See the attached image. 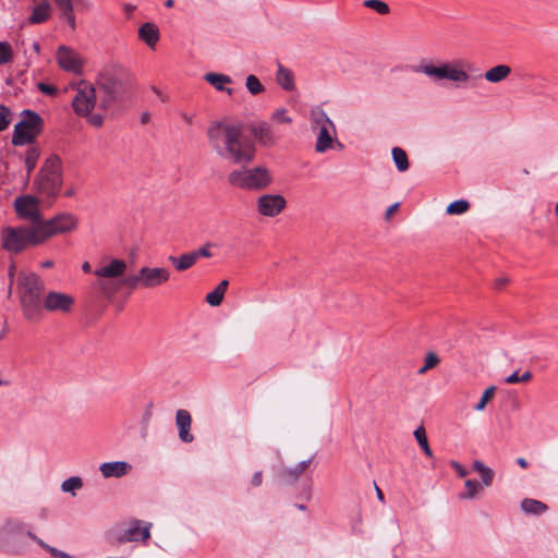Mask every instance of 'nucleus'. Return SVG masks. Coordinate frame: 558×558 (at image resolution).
Instances as JSON below:
<instances>
[{
  "label": "nucleus",
  "instance_id": "0eeeda50",
  "mask_svg": "<svg viewBox=\"0 0 558 558\" xmlns=\"http://www.w3.org/2000/svg\"><path fill=\"white\" fill-rule=\"evenodd\" d=\"M228 182L240 190L262 191L272 183V175L264 166L239 168L228 174Z\"/></svg>",
  "mask_w": 558,
  "mask_h": 558
},
{
  "label": "nucleus",
  "instance_id": "a878e982",
  "mask_svg": "<svg viewBox=\"0 0 558 558\" xmlns=\"http://www.w3.org/2000/svg\"><path fill=\"white\" fill-rule=\"evenodd\" d=\"M168 259L178 271H185L193 267L197 262L193 251L180 256H169Z\"/></svg>",
  "mask_w": 558,
  "mask_h": 558
},
{
  "label": "nucleus",
  "instance_id": "39448f33",
  "mask_svg": "<svg viewBox=\"0 0 558 558\" xmlns=\"http://www.w3.org/2000/svg\"><path fill=\"white\" fill-rule=\"evenodd\" d=\"M20 301L23 314L28 320L41 318L40 295L44 282L34 272H21L19 277Z\"/></svg>",
  "mask_w": 558,
  "mask_h": 558
},
{
  "label": "nucleus",
  "instance_id": "37998d69",
  "mask_svg": "<svg viewBox=\"0 0 558 558\" xmlns=\"http://www.w3.org/2000/svg\"><path fill=\"white\" fill-rule=\"evenodd\" d=\"M13 58V51L9 43L0 41V65L10 62Z\"/></svg>",
  "mask_w": 558,
  "mask_h": 558
},
{
  "label": "nucleus",
  "instance_id": "3c124183",
  "mask_svg": "<svg viewBox=\"0 0 558 558\" xmlns=\"http://www.w3.org/2000/svg\"><path fill=\"white\" fill-rule=\"evenodd\" d=\"M38 89L49 96H54L57 94V88L52 85L46 84V83H39Z\"/></svg>",
  "mask_w": 558,
  "mask_h": 558
},
{
  "label": "nucleus",
  "instance_id": "9b49d317",
  "mask_svg": "<svg viewBox=\"0 0 558 558\" xmlns=\"http://www.w3.org/2000/svg\"><path fill=\"white\" fill-rule=\"evenodd\" d=\"M472 469L480 475L481 482L473 478L465 480L464 492L460 494V499L473 500L480 496L484 488L493 485L495 472L492 468L481 460H474Z\"/></svg>",
  "mask_w": 558,
  "mask_h": 558
},
{
  "label": "nucleus",
  "instance_id": "09e8293b",
  "mask_svg": "<svg viewBox=\"0 0 558 558\" xmlns=\"http://www.w3.org/2000/svg\"><path fill=\"white\" fill-rule=\"evenodd\" d=\"M450 465L456 471L459 477L464 478L469 475V471L461 463L457 461H451Z\"/></svg>",
  "mask_w": 558,
  "mask_h": 558
},
{
  "label": "nucleus",
  "instance_id": "680f3d73",
  "mask_svg": "<svg viewBox=\"0 0 558 558\" xmlns=\"http://www.w3.org/2000/svg\"><path fill=\"white\" fill-rule=\"evenodd\" d=\"M165 5L168 9H171L174 5V1L173 0H166Z\"/></svg>",
  "mask_w": 558,
  "mask_h": 558
},
{
  "label": "nucleus",
  "instance_id": "f704fd0d",
  "mask_svg": "<svg viewBox=\"0 0 558 558\" xmlns=\"http://www.w3.org/2000/svg\"><path fill=\"white\" fill-rule=\"evenodd\" d=\"M27 535H28L29 538L35 541L40 547H43L44 549L48 550L53 557H56V558H71V556L69 554H66L64 551H61V550H59V549H57L54 547H50L43 539L38 538L32 532H27Z\"/></svg>",
  "mask_w": 558,
  "mask_h": 558
},
{
  "label": "nucleus",
  "instance_id": "864d4df0",
  "mask_svg": "<svg viewBox=\"0 0 558 558\" xmlns=\"http://www.w3.org/2000/svg\"><path fill=\"white\" fill-rule=\"evenodd\" d=\"M89 122L95 126H100L102 124V118L100 116H92Z\"/></svg>",
  "mask_w": 558,
  "mask_h": 558
},
{
  "label": "nucleus",
  "instance_id": "69168bd1",
  "mask_svg": "<svg viewBox=\"0 0 558 558\" xmlns=\"http://www.w3.org/2000/svg\"><path fill=\"white\" fill-rule=\"evenodd\" d=\"M142 121H143V122H146V121H147V116H146V114H144V116L142 117Z\"/></svg>",
  "mask_w": 558,
  "mask_h": 558
},
{
  "label": "nucleus",
  "instance_id": "ddd939ff",
  "mask_svg": "<svg viewBox=\"0 0 558 558\" xmlns=\"http://www.w3.org/2000/svg\"><path fill=\"white\" fill-rule=\"evenodd\" d=\"M43 199L39 195L32 194L17 196L13 202L16 216L22 220L29 221L32 226L39 223L43 219L40 210Z\"/></svg>",
  "mask_w": 558,
  "mask_h": 558
},
{
  "label": "nucleus",
  "instance_id": "2f4dec72",
  "mask_svg": "<svg viewBox=\"0 0 558 558\" xmlns=\"http://www.w3.org/2000/svg\"><path fill=\"white\" fill-rule=\"evenodd\" d=\"M393 161L396 163L397 169L400 172H404L409 169V160L407 153L400 147H393L391 150Z\"/></svg>",
  "mask_w": 558,
  "mask_h": 558
},
{
  "label": "nucleus",
  "instance_id": "bb28decb",
  "mask_svg": "<svg viewBox=\"0 0 558 558\" xmlns=\"http://www.w3.org/2000/svg\"><path fill=\"white\" fill-rule=\"evenodd\" d=\"M138 36L143 41L153 48L159 39V31L155 24L145 23L140 27Z\"/></svg>",
  "mask_w": 558,
  "mask_h": 558
},
{
  "label": "nucleus",
  "instance_id": "79ce46f5",
  "mask_svg": "<svg viewBox=\"0 0 558 558\" xmlns=\"http://www.w3.org/2000/svg\"><path fill=\"white\" fill-rule=\"evenodd\" d=\"M533 375L530 371L524 372L521 376L519 372L515 371L511 375L505 378V383L509 385H514L518 383H527L532 379Z\"/></svg>",
  "mask_w": 558,
  "mask_h": 558
},
{
  "label": "nucleus",
  "instance_id": "de8ad7c7",
  "mask_svg": "<svg viewBox=\"0 0 558 558\" xmlns=\"http://www.w3.org/2000/svg\"><path fill=\"white\" fill-rule=\"evenodd\" d=\"M61 10V16L64 19L71 27L75 26V16L73 14V4L62 8Z\"/></svg>",
  "mask_w": 558,
  "mask_h": 558
},
{
  "label": "nucleus",
  "instance_id": "603ef678",
  "mask_svg": "<svg viewBox=\"0 0 558 558\" xmlns=\"http://www.w3.org/2000/svg\"><path fill=\"white\" fill-rule=\"evenodd\" d=\"M263 481V473L260 471L256 472L252 477V485L259 486Z\"/></svg>",
  "mask_w": 558,
  "mask_h": 558
},
{
  "label": "nucleus",
  "instance_id": "c03bdc74",
  "mask_svg": "<svg viewBox=\"0 0 558 558\" xmlns=\"http://www.w3.org/2000/svg\"><path fill=\"white\" fill-rule=\"evenodd\" d=\"M11 121V111L7 107L0 105V131H4L10 125Z\"/></svg>",
  "mask_w": 558,
  "mask_h": 558
},
{
  "label": "nucleus",
  "instance_id": "13d9d810",
  "mask_svg": "<svg viewBox=\"0 0 558 558\" xmlns=\"http://www.w3.org/2000/svg\"><path fill=\"white\" fill-rule=\"evenodd\" d=\"M82 270L84 272H89L90 271V264L88 262H85L83 265H82Z\"/></svg>",
  "mask_w": 558,
  "mask_h": 558
},
{
  "label": "nucleus",
  "instance_id": "4c0bfd02",
  "mask_svg": "<svg viewBox=\"0 0 558 558\" xmlns=\"http://www.w3.org/2000/svg\"><path fill=\"white\" fill-rule=\"evenodd\" d=\"M270 120L276 124H291L293 121L286 108L276 109L272 112Z\"/></svg>",
  "mask_w": 558,
  "mask_h": 558
},
{
  "label": "nucleus",
  "instance_id": "58836bf2",
  "mask_svg": "<svg viewBox=\"0 0 558 558\" xmlns=\"http://www.w3.org/2000/svg\"><path fill=\"white\" fill-rule=\"evenodd\" d=\"M245 86L252 95H258L264 92V86L255 75L251 74L245 80Z\"/></svg>",
  "mask_w": 558,
  "mask_h": 558
},
{
  "label": "nucleus",
  "instance_id": "8fccbe9b",
  "mask_svg": "<svg viewBox=\"0 0 558 558\" xmlns=\"http://www.w3.org/2000/svg\"><path fill=\"white\" fill-rule=\"evenodd\" d=\"M15 270H16L15 264L12 263L8 269V277H9L8 295L9 296H11V294H12V287H13V282H14Z\"/></svg>",
  "mask_w": 558,
  "mask_h": 558
},
{
  "label": "nucleus",
  "instance_id": "412c9836",
  "mask_svg": "<svg viewBox=\"0 0 558 558\" xmlns=\"http://www.w3.org/2000/svg\"><path fill=\"white\" fill-rule=\"evenodd\" d=\"M131 469V464L125 461L105 462L99 466V471L105 478L122 477L126 475Z\"/></svg>",
  "mask_w": 558,
  "mask_h": 558
},
{
  "label": "nucleus",
  "instance_id": "20e7f679",
  "mask_svg": "<svg viewBox=\"0 0 558 558\" xmlns=\"http://www.w3.org/2000/svg\"><path fill=\"white\" fill-rule=\"evenodd\" d=\"M308 121L311 132L315 136L314 148L317 154L343 148V144L337 137V129L333 121L320 106H315L310 110Z\"/></svg>",
  "mask_w": 558,
  "mask_h": 558
},
{
  "label": "nucleus",
  "instance_id": "6e6d98bb",
  "mask_svg": "<svg viewBox=\"0 0 558 558\" xmlns=\"http://www.w3.org/2000/svg\"><path fill=\"white\" fill-rule=\"evenodd\" d=\"M517 463L522 469H526L529 466V463H527V461L524 458H518L517 459Z\"/></svg>",
  "mask_w": 558,
  "mask_h": 558
},
{
  "label": "nucleus",
  "instance_id": "a19ab883",
  "mask_svg": "<svg viewBox=\"0 0 558 558\" xmlns=\"http://www.w3.org/2000/svg\"><path fill=\"white\" fill-rule=\"evenodd\" d=\"M495 387H488L482 395L480 401L474 405V410L477 412L484 411L487 403L493 399L495 395Z\"/></svg>",
  "mask_w": 558,
  "mask_h": 558
},
{
  "label": "nucleus",
  "instance_id": "dca6fc26",
  "mask_svg": "<svg viewBox=\"0 0 558 558\" xmlns=\"http://www.w3.org/2000/svg\"><path fill=\"white\" fill-rule=\"evenodd\" d=\"M287 207V201L281 194H263L256 199L257 213L267 218L280 215Z\"/></svg>",
  "mask_w": 558,
  "mask_h": 558
},
{
  "label": "nucleus",
  "instance_id": "1a4fd4ad",
  "mask_svg": "<svg viewBox=\"0 0 558 558\" xmlns=\"http://www.w3.org/2000/svg\"><path fill=\"white\" fill-rule=\"evenodd\" d=\"M35 226L38 240L40 243H44L52 236L76 230L78 227V218L72 213L63 211L50 219H41V221Z\"/></svg>",
  "mask_w": 558,
  "mask_h": 558
},
{
  "label": "nucleus",
  "instance_id": "7ed1b4c3",
  "mask_svg": "<svg viewBox=\"0 0 558 558\" xmlns=\"http://www.w3.org/2000/svg\"><path fill=\"white\" fill-rule=\"evenodd\" d=\"M469 68H471L470 62L462 59L438 63L423 60L413 66V72L426 75L434 83L450 81L457 84H466L471 80Z\"/></svg>",
  "mask_w": 558,
  "mask_h": 558
},
{
  "label": "nucleus",
  "instance_id": "f257e3e1",
  "mask_svg": "<svg viewBox=\"0 0 558 558\" xmlns=\"http://www.w3.org/2000/svg\"><path fill=\"white\" fill-rule=\"evenodd\" d=\"M128 264L122 258H108L94 270V275L100 280L99 289L107 296L114 295L120 288L125 287L130 291L137 289H155L166 284L171 272L166 267L143 266L137 272L125 276Z\"/></svg>",
  "mask_w": 558,
  "mask_h": 558
},
{
  "label": "nucleus",
  "instance_id": "5701e85b",
  "mask_svg": "<svg viewBox=\"0 0 558 558\" xmlns=\"http://www.w3.org/2000/svg\"><path fill=\"white\" fill-rule=\"evenodd\" d=\"M50 15L51 4L47 0H43L33 8L28 22L31 24H41L48 21Z\"/></svg>",
  "mask_w": 558,
  "mask_h": 558
},
{
  "label": "nucleus",
  "instance_id": "4d7b16f0",
  "mask_svg": "<svg viewBox=\"0 0 558 558\" xmlns=\"http://www.w3.org/2000/svg\"><path fill=\"white\" fill-rule=\"evenodd\" d=\"M376 488V495H377V498L380 500V501H384V494L383 492L379 489L378 486H375Z\"/></svg>",
  "mask_w": 558,
  "mask_h": 558
},
{
  "label": "nucleus",
  "instance_id": "4be33fe9",
  "mask_svg": "<svg viewBox=\"0 0 558 558\" xmlns=\"http://www.w3.org/2000/svg\"><path fill=\"white\" fill-rule=\"evenodd\" d=\"M27 532L31 531L26 530L23 523L15 520H8L0 529V542L4 541L7 537L17 538L23 534L28 537Z\"/></svg>",
  "mask_w": 558,
  "mask_h": 558
},
{
  "label": "nucleus",
  "instance_id": "cd10ccee",
  "mask_svg": "<svg viewBox=\"0 0 558 558\" xmlns=\"http://www.w3.org/2000/svg\"><path fill=\"white\" fill-rule=\"evenodd\" d=\"M204 78L217 90L227 92L229 95L232 94V89L226 87L227 84L232 82L230 76L220 73H207Z\"/></svg>",
  "mask_w": 558,
  "mask_h": 558
},
{
  "label": "nucleus",
  "instance_id": "bf43d9fd",
  "mask_svg": "<svg viewBox=\"0 0 558 558\" xmlns=\"http://www.w3.org/2000/svg\"><path fill=\"white\" fill-rule=\"evenodd\" d=\"M52 266H53V262L52 260H46V262L41 263V267L43 268H51Z\"/></svg>",
  "mask_w": 558,
  "mask_h": 558
},
{
  "label": "nucleus",
  "instance_id": "a211bd4d",
  "mask_svg": "<svg viewBox=\"0 0 558 558\" xmlns=\"http://www.w3.org/2000/svg\"><path fill=\"white\" fill-rule=\"evenodd\" d=\"M99 92L102 94L100 100L101 107L108 108L113 102L121 99L124 87L119 80L111 76H104L99 81Z\"/></svg>",
  "mask_w": 558,
  "mask_h": 558
},
{
  "label": "nucleus",
  "instance_id": "2eb2a0df",
  "mask_svg": "<svg viewBox=\"0 0 558 558\" xmlns=\"http://www.w3.org/2000/svg\"><path fill=\"white\" fill-rule=\"evenodd\" d=\"M74 298L64 292L50 291L48 292L41 304V311L46 310L51 313L68 314L74 306Z\"/></svg>",
  "mask_w": 558,
  "mask_h": 558
},
{
  "label": "nucleus",
  "instance_id": "5fc2aeb1",
  "mask_svg": "<svg viewBox=\"0 0 558 558\" xmlns=\"http://www.w3.org/2000/svg\"><path fill=\"white\" fill-rule=\"evenodd\" d=\"M398 207H399V203H395L391 206H389L386 210V217L389 218L391 215H393V213L397 210Z\"/></svg>",
  "mask_w": 558,
  "mask_h": 558
},
{
  "label": "nucleus",
  "instance_id": "0e129e2a",
  "mask_svg": "<svg viewBox=\"0 0 558 558\" xmlns=\"http://www.w3.org/2000/svg\"><path fill=\"white\" fill-rule=\"evenodd\" d=\"M555 215L557 216L558 218V203L556 204V207H555Z\"/></svg>",
  "mask_w": 558,
  "mask_h": 558
},
{
  "label": "nucleus",
  "instance_id": "f03ea898",
  "mask_svg": "<svg viewBox=\"0 0 558 558\" xmlns=\"http://www.w3.org/2000/svg\"><path fill=\"white\" fill-rule=\"evenodd\" d=\"M209 147L221 159L234 165H247L255 157V146L243 134L240 123L216 120L206 131Z\"/></svg>",
  "mask_w": 558,
  "mask_h": 558
},
{
  "label": "nucleus",
  "instance_id": "e2e57ef3",
  "mask_svg": "<svg viewBox=\"0 0 558 558\" xmlns=\"http://www.w3.org/2000/svg\"><path fill=\"white\" fill-rule=\"evenodd\" d=\"M507 281H508V279H506V278H502V279L497 280V282H496V283H497V287H501V286H502V284H505Z\"/></svg>",
  "mask_w": 558,
  "mask_h": 558
},
{
  "label": "nucleus",
  "instance_id": "6e6552de",
  "mask_svg": "<svg viewBox=\"0 0 558 558\" xmlns=\"http://www.w3.org/2000/svg\"><path fill=\"white\" fill-rule=\"evenodd\" d=\"M36 226L4 227L1 229V246L11 254H17L28 246L41 244L36 233Z\"/></svg>",
  "mask_w": 558,
  "mask_h": 558
},
{
  "label": "nucleus",
  "instance_id": "7c9ffc66",
  "mask_svg": "<svg viewBox=\"0 0 558 558\" xmlns=\"http://www.w3.org/2000/svg\"><path fill=\"white\" fill-rule=\"evenodd\" d=\"M311 462L312 459L301 461L294 468L284 470L281 476L288 482H293L305 471Z\"/></svg>",
  "mask_w": 558,
  "mask_h": 558
},
{
  "label": "nucleus",
  "instance_id": "a18cd8bd",
  "mask_svg": "<svg viewBox=\"0 0 558 558\" xmlns=\"http://www.w3.org/2000/svg\"><path fill=\"white\" fill-rule=\"evenodd\" d=\"M438 363V356L435 353L429 352L425 357L424 366L418 369V374H424L428 369L435 367Z\"/></svg>",
  "mask_w": 558,
  "mask_h": 558
},
{
  "label": "nucleus",
  "instance_id": "c756f323",
  "mask_svg": "<svg viewBox=\"0 0 558 558\" xmlns=\"http://www.w3.org/2000/svg\"><path fill=\"white\" fill-rule=\"evenodd\" d=\"M521 509L529 514H542L546 512L547 506L539 500L525 498L521 501Z\"/></svg>",
  "mask_w": 558,
  "mask_h": 558
},
{
  "label": "nucleus",
  "instance_id": "393cba45",
  "mask_svg": "<svg viewBox=\"0 0 558 558\" xmlns=\"http://www.w3.org/2000/svg\"><path fill=\"white\" fill-rule=\"evenodd\" d=\"M276 82L284 90L292 92L295 88L294 75L292 71L288 68H284L282 64H278Z\"/></svg>",
  "mask_w": 558,
  "mask_h": 558
},
{
  "label": "nucleus",
  "instance_id": "c85d7f7f",
  "mask_svg": "<svg viewBox=\"0 0 558 558\" xmlns=\"http://www.w3.org/2000/svg\"><path fill=\"white\" fill-rule=\"evenodd\" d=\"M228 284V280L220 281L219 284L215 288V290L206 295L207 303L211 306H219L223 300Z\"/></svg>",
  "mask_w": 558,
  "mask_h": 558
},
{
  "label": "nucleus",
  "instance_id": "72a5a7b5",
  "mask_svg": "<svg viewBox=\"0 0 558 558\" xmlns=\"http://www.w3.org/2000/svg\"><path fill=\"white\" fill-rule=\"evenodd\" d=\"M413 434H414V437H415L416 441L418 442L420 447L424 451V453L427 457H433V451H432V449L429 447L428 439H427V436H426V430H425L424 426L423 425L418 426L414 430Z\"/></svg>",
  "mask_w": 558,
  "mask_h": 558
},
{
  "label": "nucleus",
  "instance_id": "49530a36",
  "mask_svg": "<svg viewBox=\"0 0 558 558\" xmlns=\"http://www.w3.org/2000/svg\"><path fill=\"white\" fill-rule=\"evenodd\" d=\"M213 243H206L202 247L193 251L196 259L198 260L202 257L209 258L213 256V253L210 251V247H213Z\"/></svg>",
  "mask_w": 558,
  "mask_h": 558
},
{
  "label": "nucleus",
  "instance_id": "c9c22d12",
  "mask_svg": "<svg viewBox=\"0 0 558 558\" xmlns=\"http://www.w3.org/2000/svg\"><path fill=\"white\" fill-rule=\"evenodd\" d=\"M470 208V204L465 199H458L452 203H450L447 206L446 213L448 215H462L466 213Z\"/></svg>",
  "mask_w": 558,
  "mask_h": 558
},
{
  "label": "nucleus",
  "instance_id": "4468645a",
  "mask_svg": "<svg viewBox=\"0 0 558 558\" xmlns=\"http://www.w3.org/2000/svg\"><path fill=\"white\" fill-rule=\"evenodd\" d=\"M95 102L96 93L93 85L84 81L80 82L72 100L74 111L80 116H87L94 109Z\"/></svg>",
  "mask_w": 558,
  "mask_h": 558
},
{
  "label": "nucleus",
  "instance_id": "9d476101",
  "mask_svg": "<svg viewBox=\"0 0 558 558\" xmlns=\"http://www.w3.org/2000/svg\"><path fill=\"white\" fill-rule=\"evenodd\" d=\"M43 119L32 110H24L22 119L14 125L12 144L23 146L32 143L41 132Z\"/></svg>",
  "mask_w": 558,
  "mask_h": 558
},
{
  "label": "nucleus",
  "instance_id": "f8f14e48",
  "mask_svg": "<svg viewBox=\"0 0 558 558\" xmlns=\"http://www.w3.org/2000/svg\"><path fill=\"white\" fill-rule=\"evenodd\" d=\"M150 523L143 524L138 520L121 524L111 532V542L114 545L146 542L150 537Z\"/></svg>",
  "mask_w": 558,
  "mask_h": 558
},
{
  "label": "nucleus",
  "instance_id": "e433bc0d",
  "mask_svg": "<svg viewBox=\"0 0 558 558\" xmlns=\"http://www.w3.org/2000/svg\"><path fill=\"white\" fill-rule=\"evenodd\" d=\"M82 486V478L78 476H72L62 482L61 489L64 493H72L74 495L75 490L80 489Z\"/></svg>",
  "mask_w": 558,
  "mask_h": 558
},
{
  "label": "nucleus",
  "instance_id": "774afa93",
  "mask_svg": "<svg viewBox=\"0 0 558 558\" xmlns=\"http://www.w3.org/2000/svg\"><path fill=\"white\" fill-rule=\"evenodd\" d=\"M299 509L304 510V509H305V507H304L303 505H300V506H299Z\"/></svg>",
  "mask_w": 558,
  "mask_h": 558
},
{
  "label": "nucleus",
  "instance_id": "ea45409f",
  "mask_svg": "<svg viewBox=\"0 0 558 558\" xmlns=\"http://www.w3.org/2000/svg\"><path fill=\"white\" fill-rule=\"evenodd\" d=\"M364 7L372 9L381 15H386L390 12L389 5L381 0H365Z\"/></svg>",
  "mask_w": 558,
  "mask_h": 558
},
{
  "label": "nucleus",
  "instance_id": "f3484780",
  "mask_svg": "<svg viewBox=\"0 0 558 558\" xmlns=\"http://www.w3.org/2000/svg\"><path fill=\"white\" fill-rule=\"evenodd\" d=\"M57 63L66 72L73 74H81L84 66V59L82 56L68 46H60L57 50Z\"/></svg>",
  "mask_w": 558,
  "mask_h": 558
},
{
  "label": "nucleus",
  "instance_id": "423d86ee",
  "mask_svg": "<svg viewBox=\"0 0 558 558\" xmlns=\"http://www.w3.org/2000/svg\"><path fill=\"white\" fill-rule=\"evenodd\" d=\"M62 186L61 159L57 155L49 156L34 180V191L41 198L53 201Z\"/></svg>",
  "mask_w": 558,
  "mask_h": 558
},
{
  "label": "nucleus",
  "instance_id": "b1692460",
  "mask_svg": "<svg viewBox=\"0 0 558 558\" xmlns=\"http://www.w3.org/2000/svg\"><path fill=\"white\" fill-rule=\"evenodd\" d=\"M511 73V68L507 64H498L484 73V78L489 83H500L505 81Z\"/></svg>",
  "mask_w": 558,
  "mask_h": 558
},
{
  "label": "nucleus",
  "instance_id": "6ab92c4d",
  "mask_svg": "<svg viewBox=\"0 0 558 558\" xmlns=\"http://www.w3.org/2000/svg\"><path fill=\"white\" fill-rule=\"evenodd\" d=\"M254 137L265 146L274 145L278 141L272 126L267 122H258L251 128Z\"/></svg>",
  "mask_w": 558,
  "mask_h": 558
},
{
  "label": "nucleus",
  "instance_id": "aec40b11",
  "mask_svg": "<svg viewBox=\"0 0 558 558\" xmlns=\"http://www.w3.org/2000/svg\"><path fill=\"white\" fill-rule=\"evenodd\" d=\"M175 424L179 430V438L183 442H192L194 436L191 434L192 417L189 411L178 410L175 413Z\"/></svg>",
  "mask_w": 558,
  "mask_h": 558
},
{
  "label": "nucleus",
  "instance_id": "338daca9",
  "mask_svg": "<svg viewBox=\"0 0 558 558\" xmlns=\"http://www.w3.org/2000/svg\"><path fill=\"white\" fill-rule=\"evenodd\" d=\"M3 385H7V383L3 381L2 379H0V386H3Z\"/></svg>",
  "mask_w": 558,
  "mask_h": 558
},
{
  "label": "nucleus",
  "instance_id": "473e14b6",
  "mask_svg": "<svg viewBox=\"0 0 558 558\" xmlns=\"http://www.w3.org/2000/svg\"><path fill=\"white\" fill-rule=\"evenodd\" d=\"M39 157H40L39 148L33 146L26 150L24 162H25V167H26V171H27L28 175L35 169Z\"/></svg>",
  "mask_w": 558,
  "mask_h": 558
},
{
  "label": "nucleus",
  "instance_id": "052dcab7",
  "mask_svg": "<svg viewBox=\"0 0 558 558\" xmlns=\"http://www.w3.org/2000/svg\"><path fill=\"white\" fill-rule=\"evenodd\" d=\"M33 49L36 53H39L40 51V46L37 41L33 43Z\"/></svg>",
  "mask_w": 558,
  "mask_h": 558
}]
</instances>
